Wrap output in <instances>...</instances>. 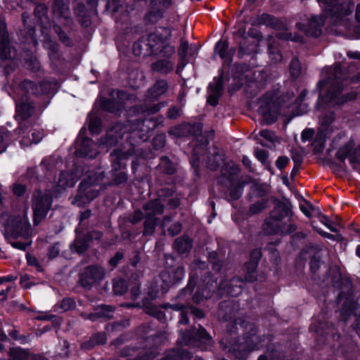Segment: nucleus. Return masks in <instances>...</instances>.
Listing matches in <instances>:
<instances>
[{
  "label": "nucleus",
  "mask_w": 360,
  "mask_h": 360,
  "mask_svg": "<svg viewBox=\"0 0 360 360\" xmlns=\"http://www.w3.org/2000/svg\"><path fill=\"white\" fill-rule=\"evenodd\" d=\"M75 306V302L72 298L66 297L64 298L60 304L54 306V311L58 313H63L74 309Z\"/></svg>",
  "instance_id": "nucleus-32"
},
{
  "label": "nucleus",
  "mask_w": 360,
  "mask_h": 360,
  "mask_svg": "<svg viewBox=\"0 0 360 360\" xmlns=\"http://www.w3.org/2000/svg\"><path fill=\"white\" fill-rule=\"evenodd\" d=\"M159 23V37H160V43L176 44L178 37L175 28L174 17L169 18L168 22L165 17H160Z\"/></svg>",
  "instance_id": "nucleus-16"
},
{
  "label": "nucleus",
  "mask_w": 360,
  "mask_h": 360,
  "mask_svg": "<svg viewBox=\"0 0 360 360\" xmlns=\"http://www.w3.org/2000/svg\"><path fill=\"white\" fill-rule=\"evenodd\" d=\"M104 270L100 266H89L82 274L80 281L83 286H89L101 280Z\"/></svg>",
  "instance_id": "nucleus-21"
},
{
  "label": "nucleus",
  "mask_w": 360,
  "mask_h": 360,
  "mask_svg": "<svg viewBox=\"0 0 360 360\" xmlns=\"http://www.w3.org/2000/svg\"><path fill=\"white\" fill-rule=\"evenodd\" d=\"M255 154L259 162H261L263 165H266L268 156L266 152L264 150L256 149Z\"/></svg>",
  "instance_id": "nucleus-53"
},
{
  "label": "nucleus",
  "mask_w": 360,
  "mask_h": 360,
  "mask_svg": "<svg viewBox=\"0 0 360 360\" xmlns=\"http://www.w3.org/2000/svg\"><path fill=\"white\" fill-rule=\"evenodd\" d=\"M101 122L97 117H91L89 121V129L92 134H98L101 131Z\"/></svg>",
  "instance_id": "nucleus-48"
},
{
  "label": "nucleus",
  "mask_w": 360,
  "mask_h": 360,
  "mask_svg": "<svg viewBox=\"0 0 360 360\" xmlns=\"http://www.w3.org/2000/svg\"><path fill=\"white\" fill-rule=\"evenodd\" d=\"M81 175V172L78 168L76 171L69 174L68 172H62L58 179L54 181L53 193L56 197L63 193L66 188L72 187L78 181Z\"/></svg>",
  "instance_id": "nucleus-17"
},
{
  "label": "nucleus",
  "mask_w": 360,
  "mask_h": 360,
  "mask_svg": "<svg viewBox=\"0 0 360 360\" xmlns=\"http://www.w3.org/2000/svg\"><path fill=\"white\" fill-rule=\"evenodd\" d=\"M8 141V135L6 133L0 131V153L5 150Z\"/></svg>",
  "instance_id": "nucleus-57"
},
{
  "label": "nucleus",
  "mask_w": 360,
  "mask_h": 360,
  "mask_svg": "<svg viewBox=\"0 0 360 360\" xmlns=\"http://www.w3.org/2000/svg\"><path fill=\"white\" fill-rule=\"evenodd\" d=\"M114 309L112 307L108 305H101L98 307L95 311L89 315V319L92 321H96L100 318H111L112 316Z\"/></svg>",
  "instance_id": "nucleus-26"
},
{
  "label": "nucleus",
  "mask_w": 360,
  "mask_h": 360,
  "mask_svg": "<svg viewBox=\"0 0 360 360\" xmlns=\"http://www.w3.org/2000/svg\"><path fill=\"white\" fill-rule=\"evenodd\" d=\"M266 207H267V200L265 199H262L250 206V212L252 214H255L259 212H261Z\"/></svg>",
  "instance_id": "nucleus-44"
},
{
  "label": "nucleus",
  "mask_w": 360,
  "mask_h": 360,
  "mask_svg": "<svg viewBox=\"0 0 360 360\" xmlns=\"http://www.w3.org/2000/svg\"><path fill=\"white\" fill-rule=\"evenodd\" d=\"M23 57L25 63L24 65L26 68L36 72L40 69V65L39 61L36 59L35 57L32 56V53L28 51H25L22 56Z\"/></svg>",
  "instance_id": "nucleus-28"
},
{
  "label": "nucleus",
  "mask_w": 360,
  "mask_h": 360,
  "mask_svg": "<svg viewBox=\"0 0 360 360\" xmlns=\"http://www.w3.org/2000/svg\"><path fill=\"white\" fill-rule=\"evenodd\" d=\"M334 120V114L332 112H327L323 116H320L319 122L321 127H328Z\"/></svg>",
  "instance_id": "nucleus-49"
},
{
  "label": "nucleus",
  "mask_w": 360,
  "mask_h": 360,
  "mask_svg": "<svg viewBox=\"0 0 360 360\" xmlns=\"http://www.w3.org/2000/svg\"><path fill=\"white\" fill-rule=\"evenodd\" d=\"M190 123H184L169 130V134L176 136L183 137L189 136Z\"/></svg>",
  "instance_id": "nucleus-34"
},
{
  "label": "nucleus",
  "mask_w": 360,
  "mask_h": 360,
  "mask_svg": "<svg viewBox=\"0 0 360 360\" xmlns=\"http://www.w3.org/2000/svg\"><path fill=\"white\" fill-rule=\"evenodd\" d=\"M314 135V131L311 129H304L302 133V140L305 142L310 140Z\"/></svg>",
  "instance_id": "nucleus-62"
},
{
  "label": "nucleus",
  "mask_w": 360,
  "mask_h": 360,
  "mask_svg": "<svg viewBox=\"0 0 360 360\" xmlns=\"http://www.w3.org/2000/svg\"><path fill=\"white\" fill-rule=\"evenodd\" d=\"M181 230V225L178 223H174L172 224L167 229L168 234L171 236H174L176 234H178L180 231Z\"/></svg>",
  "instance_id": "nucleus-54"
},
{
  "label": "nucleus",
  "mask_w": 360,
  "mask_h": 360,
  "mask_svg": "<svg viewBox=\"0 0 360 360\" xmlns=\"http://www.w3.org/2000/svg\"><path fill=\"white\" fill-rule=\"evenodd\" d=\"M105 341L106 335L105 333H97L95 334L89 342H84L81 347L84 349H87L93 347L96 345L103 344Z\"/></svg>",
  "instance_id": "nucleus-33"
},
{
  "label": "nucleus",
  "mask_w": 360,
  "mask_h": 360,
  "mask_svg": "<svg viewBox=\"0 0 360 360\" xmlns=\"http://www.w3.org/2000/svg\"><path fill=\"white\" fill-rule=\"evenodd\" d=\"M193 338L201 343L206 344L207 345H211L212 339L211 336L207 333L206 330L202 327H200L195 333Z\"/></svg>",
  "instance_id": "nucleus-36"
},
{
  "label": "nucleus",
  "mask_w": 360,
  "mask_h": 360,
  "mask_svg": "<svg viewBox=\"0 0 360 360\" xmlns=\"http://www.w3.org/2000/svg\"><path fill=\"white\" fill-rule=\"evenodd\" d=\"M58 82L55 79L46 80L39 86L30 80H25L13 89L12 96L16 105V119L19 122V127L16 131L21 138L20 143L22 147H27L41 141L44 136L38 125L32 124V119L36 113V106L28 94L39 96L49 94L55 91Z\"/></svg>",
  "instance_id": "nucleus-1"
},
{
  "label": "nucleus",
  "mask_w": 360,
  "mask_h": 360,
  "mask_svg": "<svg viewBox=\"0 0 360 360\" xmlns=\"http://www.w3.org/2000/svg\"><path fill=\"white\" fill-rule=\"evenodd\" d=\"M158 21V9L156 7H153L148 11L145 16V22L146 24L153 25L155 24Z\"/></svg>",
  "instance_id": "nucleus-46"
},
{
  "label": "nucleus",
  "mask_w": 360,
  "mask_h": 360,
  "mask_svg": "<svg viewBox=\"0 0 360 360\" xmlns=\"http://www.w3.org/2000/svg\"><path fill=\"white\" fill-rule=\"evenodd\" d=\"M257 20L258 25H265L274 27H276L278 22V20L276 18L266 13L262 14L257 18Z\"/></svg>",
  "instance_id": "nucleus-38"
},
{
  "label": "nucleus",
  "mask_w": 360,
  "mask_h": 360,
  "mask_svg": "<svg viewBox=\"0 0 360 360\" xmlns=\"http://www.w3.org/2000/svg\"><path fill=\"white\" fill-rule=\"evenodd\" d=\"M324 15L330 18L331 22L351 30L352 23L348 16L352 13L354 5L349 2L339 3V0H317Z\"/></svg>",
  "instance_id": "nucleus-6"
},
{
  "label": "nucleus",
  "mask_w": 360,
  "mask_h": 360,
  "mask_svg": "<svg viewBox=\"0 0 360 360\" xmlns=\"http://www.w3.org/2000/svg\"><path fill=\"white\" fill-rule=\"evenodd\" d=\"M158 295V290H156L155 287L152 288V289L148 291V297H145L143 300L142 303H137V304H124V307H144L146 312L151 316H157L158 315V309L156 306V297Z\"/></svg>",
  "instance_id": "nucleus-19"
},
{
  "label": "nucleus",
  "mask_w": 360,
  "mask_h": 360,
  "mask_svg": "<svg viewBox=\"0 0 360 360\" xmlns=\"http://www.w3.org/2000/svg\"><path fill=\"white\" fill-rule=\"evenodd\" d=\"M181 114V110L176 107H172L167 111V116L169 118L174 119L179 116Z\"/></svg>",
  "instance_id": "nucleus-59"
},
{
  "label": "nucleus",
  "mask_w": 360,
  "mask_h": 360,
  "mask_svg": "<svg viewBox=\"0 0 360 360\" xmlns=\"http://www.w3.org/2000/svg\"><path fill=\"white\" fill-rule=\"evenodd\" d=\"M88 247L86 241L82 240L77 238L74 244V248L77 252H83Z\"/></svg>",
  "instance_id": "nucleus-51"
},
{
  "label": "nucleus",
  "mask_w": 360,
  "mask_h": 360,
  "mask_svg": "<svg viewBox=\"0 0 360 360\" xmlns=\"http://www.w3.org/2000/svg\"><path fill=\"white\" fill-rule=\"evenodd\" d=\"M127 290L126 282L121 278L115 279L113 281V290L116 295H122Z\"/></svg>",
  "instance_id": "nucleus-43"
},
{
  "label": "nucleus",
  "mask_w": 360,
  "mask_h": 360,
  "mask_svg": "<svg viewBox=\"0 0 360 360\" xmlns=\"http://www.w3.org/2000/svg\"><path fill=\"white\" fill-rule=\"evenodd\" d=\"M326 15H314L308 19L307 25L302 22L296 24V28L307 36L318 37L322 32V27L324 25Z\"/></svg>",
  "instance_id": "nucleus-15"
},
{
  "label": "nucleus",
  "mask_w": 360,
  "mask_h": 360,
  "mask_svg": "<svg viewBox=\"0 0 360 360\" xmlns=\"http://www.w3.org/2000/svg\"><path fill=\"white\" fill-rule=\"evenodd\" d=\"M240 171L239 167L234 162L229 161L223 166L221 175L218 178V182L230 191V198L233 200L238 199L243 193V186L237 179Z\"/></svg>",
  "instance_id": "nucleus-9"
},
{
  "label": "nucleus",
  "mask_w": 360,
  "mask_h": 360,
  "mask_svg": "<svg viewBox=\"0 0 360 360\" xmlns=\"http://www.w3.org/2000/svg\"><path fill=\"white\" fill-rule=\"evenodd\" d=\"M103 172H96L94 175L88 176L79 184L78 192L72 202L77 206H83L96 198L99 194V190L96 186L103 182Z\"/></svg>",
  "instance_id": "nucleus-8"
},
{
  "label": "nucleus",
  "mask_w": 360,
  "mask_h": 360,
  "mask_svg": "<svg viewBox=\"0 0 360 360\" xmlns=\"http://www.w3.org/2000/svg\"><path fill=\"white\" fill-rule=\"evenodd\" d=\"M5 21L0 18V65L6 72L13 70L20 60L18 54H16L15 49L9 45Z\"/></svg>",
  "instance_id": "nucleus-10"
},
{
  "label": "nucleus",
  "mask_w": 360,
  "mask_h": 360,
  "mask_svg": "<svg viewBox=\"0 0 360 360\" xmlns=\"http://www.w3.org/2000/svg\"><path fill=\"white\" fill-rule=\"evenodd\" d=\"M214 53L225 61L231 60L235 53L234 49H229V43L226 40H219L214 46Z\"/></svg>",
  "instance_id": "nucleus-24"
},
{
  "label": "nucleus",
  "mask_w": 360,
  "mask_h": 360,
  "mask_svg": "<svg viewBox=\"0 0 360 360\" xmlns=\"http://www.w3.org/2000/svg\"><path fill=\"white\" fill-rule=\"evenodd\" d=\"M157 36L154 34H150L146 39L143 38L141 40L134 42L133 44V53L136 56H140L142 53L145 55H153L158 49Z\"/></svg>",
  "instance_id": "nucleus-18"
},
{
  "label": "nucleus",
  "mask_w": 360,
  "mask_h": 360,
  "mask_svg": "<svg viewBox=\"0 0 360 360\" xmlns=\"http://www.w3.org/2000/svg\"><path fill=\"white\" fill-rule=\"evenodd\" d=\"M210 93L221 96L223 92V79L219 77L213 84L209 86Z\"/></svg>",
  "instance_id": "nucleus-45"
},
{
  "label": "nucleus",
  "mask_w": 360,
  "mask_h": 360,
  "mask_svg": "<svg viewBox=\"0 0 360 360\" xmlns=\"http://www.w3.org/2000/svg\"><path fill=\"white\" fill-rule=\"evenodd\" d=\"M131 155L130 150L122 151V150H115L111 153L113 169L115 170L112 176L115 184H120L127 180V174L124 171L126 164L123 162Z\"/></svg>",
  "instance_id": "nucleus-14"
},
{
  "label": "nucleus",
  "mask_w": 360,
  "mask_h": 360,
  "mask_svg": "<svg viewBox=\"0 0 360 360\" xmlns=\"http://www.w3.org/2000/svg\"><path fill=\"white\" fill-rule=\"evenodd\" d=\"M176 44L159 43V73L168 74L174 67Z\"/></svg>",
  "instance_id": "nucleus-13"
},
{
  "label": "nucleus",
  "mask_w": 360,
  "mask_h": 360,
  "mask_svg": "<svg viewBox=\"0 0 360 360\" xmlns=\"http://www.w3.org/2000/svg\"><path fill=\"white\" fill-rule=\"evenodd\" d=\"M289 162V158L286 156H280L276 161V166L279 169H283L286 167Z\"/></svg>",
  "instance_id": "nucleus-56"
},
{
  "label": "nucleus",
  "mask_w": 360,
  "mask_h": 360,
  "mask_svg": "<svg viewBox=\"0 0 360 360\" xmlns=\"http://www.w3.org/2000/svg\"><path fill=\"white\" fill-rule=\"evenodd\" d=\"M159 168L164 173L173 174L176 170V165L167 157H162L160 160Z\"/></svg>",
  "instance_id": "nucleus-30"
},
{
  "label": "nucleus",
  "mask_w": 360,
  "mask_h": 360,
  "mask_svg": "<svg viewBox=\"0 0 360 360\" xmlns=\"http://www.w3.org/2000/svg\"><path fill=\"white\" fill-rule=\"evenodd\" d=\"M13 193L16 195H22L25 192V187L23 185L16 184L13 188Z\"/></svg>",
  "instance_id": "nucleus-64"
},
{
  "label": "nucleus",
  "mask_w": 360,
  "mask_h": 360,
  "mask_svg": "<svg viewBox=\"0 0 360 360\" xmlns=\"http://www.w3.org/2000/svg\"><path fill=\"white\" fill-rule=\"evenodd\" d=\"M173 84L167 80H159V96L170 95L173 94Z\"/></svg>",
  "instance_id": "nucleus-42"
},
{
  "label": "nucleus",
  "mask_w": 360,
  "mask_h": 360,
  "mask_svg": "<svg viewBox=\"0 0 360 360\" xmlns=\"http://www.w3.org/2000/svg\"><path fill=\"white\" fill-rule=\"evenodd\" d=\"M353 148L352 143H347L341 148H340L336 153V158L341 162H345V159L349 157L351 164L356 163L360 165V146L355 149L352 154L351 151Z\"/></svg>",
  "instance_id": "nucleus-22"
},
{
  "label": "nucleus",
  "mask_w": 360,
  "mask_h": 360,
  "mask_svg": "<svg viewBox=\"0 0 360 360\" xmlns=\"http://www.w3.org/2000/svg\"><path fill=\"white\" fill-rule=\"evenodd\" d=\"M276 37L279 39L290 40L295 42H304V38L301 35L296 33L292 34L287 31L278 32Z\"/></svg>",
  "instance_id": "nucleus-37"
},
{
  "label": "nucleus",
  "mask_w": 360,
  "mask_h": 360,
  "mask_svg": "<svg viewBox=\"0 0 360 360\" xmlns=\"http://www.w3.org/2000/svg\"><path fill=\"white\" fill-rule=\"evenodd\" d=\"M268 41V51L269 57L273 63H277L282 60L281 53L274 46L275 39L274 37L269 36L267 39Z\"/></svg>",
  "instance_id": "nucleus-31"
},
{
  "label": "nucleus",
  "mask_w": 360,
  "mask_h": 360,
  "mask_svg": "<svg viewBox=\"0 0 360 360\" xmlns=\"http://www.w3.org/2000/svg\"><path fill=\"white\" fill-rule=\"evenodd\" d=\"M220 95L210 93L207 102L212 106H216L218 104V99L220 97Z\"/></svg>",
  "instance_id": "nucleus-63"
},
{
  "label": "nucleus",
  "mask_w": 360,
  "mask_h": 360,
  "mask_svg": "<svg viewBox=\"0 0 360 360\" xmlns=\"http://www.w3.org/2000/svg\"><path fill=\"white\" fill-rule=\"evenodd\" d=\"M288 206L281 202H276L269 217L265 219L263 224V231L266 235H272L278 232L279 222L288 217L290 213Z\"/></svg>",
  "instance_id": "nucleus-12"
},
{
  "label": "nucleus",
  "mask_w": 360,
  "mask_h": 360,
  "mask_svg": "<svg viewBox=\"0 0 360 360\" xmlns=\"http://www.w3.org/2000/svg\"><path fill=\"white\" fill-rule=\"evenodd\" d=\"M235 324L237 326H239L241 329L248 331V335L247 334V336L243 339H239L233 343L229 342L228 345L225 346L229 348V352H232L236 358L243 359L248 352L259 349L264 347L266 338L256 335V328L253 323L238 319L236 320Z\"/></svg>",
  "instance_id": "nucleus-4"
},
{
  "label": "nucleus",
  "mask_w": 360,
  "mask_h": 360,
  "mask_svg": "<svg viewBox=\"0 0 360 360\" xmlns=\"http://www.w3.org/2000/svg\"><path fill=\"white\" fill-rule=\"evenodd\" d=\"M28 207H25L22 216H15L6 226V231L14 238H22L25 241H14L11 243L13 248L19 250H25L31 244L30 236L31 234V225L27 217Z\"/></svg>",
  "instance_id": "nucleus-7"
},
{
  "label": "nucleus",
  "mask_w": 360,
  "mask_h": 360,
  "mask_svg": "<svg viewBox=\"0 0 360 360\" xmlns=\"http://www.w3.org/2000/svg\"><path fill=\"white\" fill-rule=\"evenodd\" d=\"M290 74L293 79L298 78L302 73L300 62L297 58H293L289 67Z\"/></svg>",
  "instance_id": "nucleus-40"
},
{
  "label": "nucleus",
  "mask_w": 360,
  "mask_h": 360,
  "mask_svg": "<svg viewBox=\"0 0 360 360\" xmlns=\"http://www.w3.org/2000/svg\"><path fill=\"white\" fill-rule=\"evenodd\" d=\"M320 266V259L316 256L313 257L310 261V268L311 271L315 273Z\"/></svg>",
  "instance_id": "nucleus-60"
},
{
  "label": "nucleus",
  "mask_w": 360,
  "mask_h": 360,
  "mask_svg": "<svg viewBox=\"0 0 360 360\" xmlns=\"http://www.w3.org/2000/svg\"><path fill=\"white\" fill-rule=\"evenodd\" d=\"M8 354L12 360H29L30 359L28 349L20 347H11Z\"/></svg>",
  "instance_id": "nucleus-27"
},
{
  "label": "nucleus",
  "mask_w": 360,
  "mask_h": 360,
  "mask_svg": "<svg viewBox=\"0 0 360 360\" xmlns=\"http://www.w3.org/2000/svg\"><path fill=\"white\" fill-rule=\"evenodd\" d=\"M243 284V281L239 277H234L228 281H221L219 285L214 280L208 278L205 286L198 288L193 300L195 303H199L203 299L210 298L216 290L219 295L226 294L233 297L238 296L242 291Z\"/></svg>",
  "instance_id": "nucleus-5"
},
{
  "label": "nucleus",
  "mask_w": 360,
  "mask_h": 360,
  "mask_svg": "<svg viewBox=\"0 0 360 360\" xmlns=\"http://www.w3.org/2000/svg\"><path fill=\"white\" fill-rule=\"evenodd\" d=\"M52 196L51 190H46L44 192L38 190L33 193L32 208L34 226H38L51 210Z\"/></svg>",
  "instance_id": "nucleus-11"
},
{
  "label": "nucleus",
  "mask_w": 360,
  "mask_h": 360,
  "mask_svg": "<svg viewBox=\"0 0 360 360\" xmlns=\"http://www.w3.org/2000/svg\"><path fill=\"white\" fill-rule=\"evenodd\" d=\"M192 355L185 349H172L166 352L162 360H190Z\"/></svg>",
  "instance_id": "nucleus-25"
},
{
  "label": "nucleus",
  "mask_w": 360,
  "mask_h": 360,
  "mask_svg": "<svg viewBox=\"0 0 360 360\" xmlns=\"http://www.w3.org/2000/svg\"><path fill=\"white\" fill-rule=\"evenodd\" d=\"M257 264L256 262H248L245 264L246 271L245 281L248 282H253L257 278L256 268Z\"/></svg>",
  "instance_id": "nucleus-35"
},
{
  "label": "nucleus",
  "mask_w": 360,
  "mask_h": 360,
  "mask_svg": "<svg viewBox=\"0 0 360 360\" xmlns=\"http://www.w3.org/2000/svg\"><path fill=\"white\" fill-rule=\"evenodd\" d=\"M259 134L265 139L273 142L275 140L276 136L274 133L269 129H264L259 131Z\"/></svg>",
  "instance_id": "nucleus-55"
},
{
  "label": "nucleus",
  "mask_w": 360,
  "mask_h": 360,
  "mask_svg": "<svg viewBox=\"0 0 360 360\" xmlns=\"http://www.w3.org/2000/svg\"><path fill=\"white\" fill-rule=\"evenodd\" d=\"M34 14L36 17L39 18L41 23L45 22V20H47V9L43 4L36 6Z\"/></svg>",
  "instance_id": "nucleus-47"
},
{
  "label": "nucleus",
  "mask_w": 360,
  "mask_h": 360,
  "mask_svg": "<svg viewBox=\"0 0 360 360\" xmlns=\"http://www.w3.org/2000/svg\"><path fill=\"white\" fill-rule=\"evenodd\" d=\"M148 100L151 102H155L158 99V88L155 86H153V87L150 89L148 92Z\"/></svg>",
  "instance_id": "nucleus-58"
},
{
  "label": "nucleus",
  "mask_w": 360,
  "mask_h": 360,
  "mask_svg": "<svg viewBox=\"0 0 360 360\" xmlns=\"http://www.w3.org/2000/svg\"><path fill=\"white\" fill-rule=\"evenodd\" d=\"M219 316L222 319L227 321L231 318V302L229 301H224L221 303L219 307Z\"/></svg>",
  "instance_id": "nucleus-39"
},
{
  "label": "nucleus",
  "mask_w": 360,
  "mask_h": 360,
  "mask_svg": "<svg viewBox=\"0 0 360 360\" xmlns=\"http://www.w3.org/2000/svg\"><path fill=\"white\" fill-rule=\"evenodd\" d=\"M146 211V220L143 233L145 235H152L156 227V215L158 214V207L155 201H151L144 207Z\"/></svg>",
  "instance_id": "nucleus-20"
},
{
  "label": "nucleus",
  "mask_w": 360,
  "mask_h": 360,
  "mask_svg": "<svg viewBox=\"0 0 360 360\" xmlns=\"http://www.w3.org/2000/svg\"><path fill=\"white\" fill-rule=\"evenodd\" d=\"M196 51L195 47L189 46L187 41L181 40V44L179 49V55L180 57V62L177 65L176 72L179 73L187 64V56H193Z\"/></svg>",
  "instance_id": "nucleus-23"
},
{
  "label": "nucleus",
  "mask_w": 360,
  "mask_h": 360,
  "mask_svg": "<svg viewBox=\"0 0 360 360\" xmlns=\"http://www.w3.org/2000/svg\"><path fill=\"white\" fill-rule=\"evenodd\" d=\"M192 243L189 238L183 236L176 239L174 248L179 253H186L191 249Z\"/></svg>",
  "instance_id": "nucleus-29"
},
{
  "label": "nucleus",
  "mask_w": 360,
  "mask_h": 360,
  "mask_svg": "<svg viewBox=\"0 0 360 360\" xmlns=\"http://www.w3.org/2000/svg\"><path fill=\"white\" fill-rule=\"evenodd\" d=\"M213 155H214L213 160H212L211 159H210V158H208V160L206 163H207V167L210 169L215 170L220 165V164L224 162V159L223 155H221V154L217 153L216 151H214L213 153Z\"/></svg>",
  "instance_id": "nucleus-41"
},
{
  "label": "nucleus",
  "mask_w": 360,
  "mask_h": 360,
  "mask_svg": "<svg viewBox=\"0 0 360 360\" xmlns=\"http://www.w3.org/2000/svg\"><path fill=\"white\" fill-rule=\"evenodd\" d=\"M202 130V125L201 123L191 124V129H189V134L193 136H198L201 134Z\"/></svg>",
  "instance_id": "nucleus-50"
},
{
  "label": "nucleus",
  "mask_w": 360,
  "mask_h": 360,
  "mask_svg": "<svg viewBox=\"0 0 360 360\" xmlns=\"http://www.w3.org/2000/svg\"><path fill=\"white\" fill-rule=\"evenodd\" d=\"M291 158L295 164L296 169L299 170L300 167L302 162V156L297 150H293L291 152Z\"/></svg>",
  "instance_id": "nucleus-52"
},
{
  "label": "nucleus",
  "mask_w": 360,
  "mask_h": 360,
  "mask_svg": "<svg viewBox=\"0 0 360 360\" xmlns=\"http://www.w3.org/2000/svg\"><path fill=\"white\" fill-rule=\"evenodd\" d=\"M358 82H360V72L351 77L342 71L340 64H335L333 68H324L321 72V80L317 84L319 89L317 106L341 105L355 99L356 92L352 90L347 91V87L350 83Z\"/></svg>",
  "instance_id": "nucleus-2"
},
{
  "label": "nucleus",
  "mask_w": 360,
  "mask_h": 360,
  "mask_svg": "<svg viewBox=\"0 0 360 360\" xmlns=\"http://www.w3.org/2000/svg\"><path fill=\"white\" fill-rule=\"evenodd\" d=\"M119 129H120V125L115 126L108 131L104 141L102 140L98 145L89 138L78 137L76 141V155L81 158L94 159L99 154L100 148L107 150L108 148L117 143L118 142V137L126 139L131 145L139 143V141H145L148 139L146 134H140L139 130L136 128L133 129L129 133L124 132L121 134L120 132L115 136L114 133H117Z\"/></svg>",
  "instance_id": "nucleus-3"
},
{
  "label": "nucleus",
  "mask_w": 360,
  "mask_h": 360,
  "mask_svg": "<svg viewBox=\"0 0 360 360\" xmlns=\"http://www.w3.org/2000/svg\"><path fill=\"white\" fill-rule=\"evenodd\" d=\"M321 222L332 232L337 231V229L333 226L331 221L326 216L322 217Z\"/></svg>",
  "instance_id": "nucleus-61"
}]
</instances>
